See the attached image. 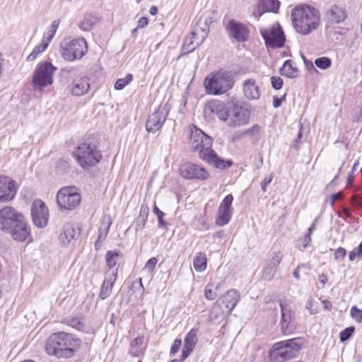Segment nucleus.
I'll return each instance as SVG.
<instances>
[{"mask_svg":"<svg viewBox=\"0 0 362 362\" xmlns=\"http://www.w3.org/2000/svg\"><path fill=\"white\" fill-rule=\"evenodd\" d=\"M213 139L200 129L192 130L189 144L193 151H199V158L216 168L226 169L231 166L230 160H224L211 149Z\"/></svg>","mask_w":362,"mask_h":362,"instance_id":"obj_1","label":"nucleus"},{"mask_svg":"<svg viewBox=\"0 0 362 362\" xmlns=\"http://www.w3.org/2000/svg\"><path fill=\"white\" fill-rule=\"evenodd\" d=\"M209 108L220 120L227 122L230 127L245 125L250 119V111L239 103H229L226 105L220 100L212 102Z\"/></svg>","mask_w":362,"mask_h":362,"instance_id":"obj_2","label":"nucleus"},{"mask_svg":"<svg viewBox=\"0 0 362 362\" xmlns=\"http://www.w3.org/2000/svg\"><path fill=\"white\" fill-rule=\"evenodd\" d=\"M81 341L73 334L64 332L52 334L45 346L46 352L58 358H71L81 346Z\"/></svg>","mask_w":362,"mask_h":362,"instance_id":"obj_3","label":"nucleus"},{"mask_svg":"<svg viewBox=\"0 0 362 362\" xmlns=\"http://www.w3.org/2000/svg\"><path fill=\"white\" fill-rule=\"evenodd\" d=\"M291 19L295 30L300 34L307 35L317 29L320 17L315 8L301 4L293 9Z\"/></svg>","mask_w":362,"mask_h":362,"instance_id":"obj_4","label":"nucleus"},{"mask_svg":"<svg viewBox=\"0 0 362 362\" xmlns=\"http://www.w3.org/2000/svg\"><path fill=\"white\" fill-rule=\"evenodd\" d=\"M78 164L83 169L95 166L101 160L102 154L94 144L82 143L74 152Z\"/></svg>","mask_w":362,"mask_h":362,"instance_id":"obj_5","label":"nucleus"},{"mask_svg":"<svg viewBox=\"0 0 362 362\" xmlns=\"http://www.w3.org/2000/svg\"><path fill=\"white\" fill-rule=\"evenodd\" d=\"M232 74L228 71H218L211 78H206L204 86L207 93L219 95L227 92L233 86Z\"/></svg>","mask_w":362,"mask_h":362,"instance_id":"obj_6","label":"nucleus"},{"mask_svg":"<svg viewBox=\"0 0 362 362\" xmlns=\"http://www.w3.org/2000/svg\"><path fill=\"white\" fill-rule=\"evenodd\" d=\"M88 51V45L83 37L65 40L60 45V53L64 59L73 62L81 59Z\"/></svg>","mask_w":362,"mask_h":362,"instance_id":"obj_7","label":"nucleus"},{"mask_svg":"<svg viewBox=\"0 0 362 362\" xmlns=\"http://www.w3.org/2000/svg\"><path fill=\"white\" fill-rule=\"evenodd\" d=\"M57 70L50 62L40 64L34 71L32 86L35 90H42L53 83V74Z\"/></svg>","mask_w":362,"mask_h":362,"instance_id":"obj_8","label":"nucleus"},{"mask_svg":"<svg viewBox=\"0 0 362 362\" xmlns=\"http://www.w3.org/2000/svg\"><path fill=\"white\" fill-rule=\"evenodd\" d=\"M56 199L60 209L72 211L79 205L81 196L76 187H66L58 191Z\"/></svg>","mask_w":362,"mask_h":362,"instance_id":"obj_9","label":"nucleus"},{"mask_svg":"<svg viewBox=\"0 0 362 362\" xmlns=\"http://www.w3.org/2000/svg\"><path fill=\"white\" fill-rule=\"evenodd\" d=\"M260 33L267 48L276 49L284 45L285 35L278 23L269 28L262 29Z\"/></svg>","mask_w":362,"mask_h":362,"instance_id":"obj_10","label":"nucleus"},{"mask_svg":"<svg viewBox=\"0 0 362 362\" xmlns=\"http://www.w3.org/2000/svg\"><path fill=\"white\" fill-rule=\"evenodd\" d=\"M182 177L186 180H206L209 177V173L202 165L192 162L182 163L179 168Z\"/></svg>","mask_w":362,"mask_h":362,"instance_id":"obj_11","label":"nucleus"},{"mask_svg":"<svg viewBox=\"0 0 362 362\" xmlns=\"http://www.w3.org/2000/svg\"><path fill=\"white\" fill-rule=\"evenodd\" d=\"M31 216L33 223L38 228H44L49 220V210L41 199H35L31 206Z\"/></svg>","mask_w":362,"mask_h":362,"instance_id":"obj_12","label":"nucleus"},{"mask_svg":"<svg viewBox=\"0 0 362 362\" xmlns=\"http://www.w3.org/2000/svg\"><path fill=\"white\" fill-rule=\"evenodd\" d=\"M23 218L24 216L13 207L6 206L0 210V227L7 231Z\"/></svg>","mask_w":362,"mask_h":362,"instance_id":"obj_13","label":"nucleus"},{"mask_svg":"<svg viewBox=\"0 0 362 362\" xmlns=\"http://www.w3.org/2000/svg\"><path fill=\"white\" fill-rule=\"evenodd\" d=\"M18 189V186L16 181L6 176H0V203L13 200Z\"/></svg>","mask_w":362,"mask_h":362,"instance_id":"obj_14","label":"nucleus"},{"mask_svg":"<svg viewBox=\"0 0 362 362\" xmlns=\"http://www.w3.org/2000/svg\"><path fill=\"white\" fill-rule=\"evenodd\" d=\"M168 116V111L164 107L159 106L158 109L148 116L146 123V129L148 132L156 133L163 127Z\"/></svg>","mask_w":362,"mask_h":362,"instance_id":"obj_15","label":"nucleus"},{"mask_svg":"<svg viewBox=\"0 0 362 362\" xmlns=\"http://www.w3.org/2000/svg\"><path fill=\"white\" fill-rule=\"evenodd\" d=\"M226 29L228 36L238 42H244L249 37V30L246 25L234 19L229 21Z\"/></svg>","mask_w":362,"mask_h":362,"instance_id":"obj_16","label":"nucleus"},{"mask_svg":"<svg viewBox=\"0 0 362 362\" xmlns=\"http://www.w3.org/2000/svg\"><path fill=\"white\" fill-rule=\"evenodd\" d=\"M212 22L211 13H204L200 16L193 29V35H197V45H202L205 40L209 32V26Z\"/></svg>","mask_w":362,"mask_h":362,"instance_id":"obj_17","label":"nucleus"},{"mask_svg":"<svg viewBox=\"0 0 362 362\" xmlns=\"http://www.w3.org/2000/svg\"><path fill=\"white\" fill-rule=\"evenodd\" d=\"M13 240L24 242L30 237V228L25 221V217L11 228L7 230Z\"/></svg>","mask_w":362,"mask_h":362,"instance_id":"obj_18","label":"nucleus"},{"mask_svg":"<svg viewBox=\"0 0 362 362\" xmlns=\"http://www.w3.org/2000/svg\"><path fill=\"white\" fill-rule=\"evenodd\" d=\"M291 351L282 341L276 343L270 354L271 359L274 362H284L293 357Z\"/></svg>","mask_w":362,"mask_h":362,"instance_id":"obj_19","label":"nucleus"},{"mask_svg":"<svg viewBox=\"0 0 362 362\" xmlns=\"http://www.w3.org/2000/svg\"><path fill=\"white\" fill-rule=\"evenodd\" d=\"M240 293L236 289H230L222 296L217 301L226 308V312L230 313L240 300Z\"/></svg>","mask_w":362,"mask_h":362,"instance_id":"obj_20","label":"nucleus"},{"mask_svg":"<svg viewBox=\"0 0 362 362\" xmlns=\"http://www.w3.org/2000/svg\"><path fill=\"white\" fill-rule=\"evenodd\" d=\"M280 1L279 0H260L257 7L253 12V16L259 18V17L265 12H272L276 13L280 7Z\"/></svg>","mask_w":362,"mask_h":362,"instance_id":"obj_21","label":"nucleus"},{"mask_svg":"<svg viewBox=\"0 0 362 362\" xmlns=\"http://www.w3.org/2000/svg\"><path fill=\"white\" fill-rule=\"evenodd\" d=\"M116 279L117 269H113L112 272H106L105 277L99 293V298L100 299L105 300L110 296Z\"/></svg>","mask_w":362,"mask_h":362,"instance_id":"obj_22","label":"nucleus"},{"mask_svg":"<svg viewBox=\"0 0 362 362\" xmlns=\"http://www.w3.org/2000/svg\"><path fill=\"white\" fill-rule=\"evenodd\" d=\"M197 342V331L191 329L185 336L182 351L181 361H185L194 350Z\"/></svg>","mask_w":362,"mask_h":362,"instance_id":"obj_23","label":"nucleus"},{"mask_svg":"<svg viewBox=\"0 0 362 362\" xmlns=\"http://www.w3.org/2000/svg\"><path fill=\"white\" fill-rule=\"evenodd\" d=\"M281 310V331L285 335L290 334L294 329L293 325L291 323V309L283 303L280 304Z\"/></svg>","mask_w":362,"mask_h":362,"instance_id":"obj_24","label":"nucleus"},{"mask_svg":"<svg viewBox=\"0 0 362 362\" xmlns=\"http://www.w3.org/2000/svg\"><path fill=\"white\" fill-rule=\"evenodd\" d=\"M326 16L330 22L340 23L346 18L347 14L344 8L337 5H332L327 10Z\"/></svg>","mask_w":362,"mask_h":362,"instance_id":"obj_25","label":"nucleus"},{"mask_svg":"<svg viewBox=\"0 0 362 362\" xmlns=\"http://www.w3.org/2000/svg\"><path fill=\"white\" fill-rule=\"evenodd\" d=\"M90 89V78L83 76L76 78L72 83L71 93L76 96H81L88 93Z\"/></svg>","mask_w":362,"mask_h":362,"instance_id":"obj_26","label":"nucleus"},{"mask_svg":"<svg viewBox=\"0 0 362 362\" xmlns=\"http://www.w3.org/2000/svg\"><path fill=\"white\" fill-rule=\"evenodd\" d=\"M112 225V218L110 215H105L103 216L100 221V228L98 229V238L97 241L95 242V246L96 248H98L101 243L105 240L108 233L110 228Z\"/></svg>","mask_w":362,"mask_h":362,"instance_id":"obj_27","label":"nucleus"},{"mask_svg":"<svg viewBox=\"0 0 362 362\" xmlns=\"http://www.w3.org/2000/svg\"><path fill=\"white\" fill-rule=\"evenodd\" d=\"M245 96L250 100H257L260 96L259 87L255 79H247L243 83Z\"/></svg>","mask_w":362,"mask_h":362,"instance_id":"obj_28","label":"nucleus"},{"mask_svg":"<svg viewBox=\"0 0 362 362\" xmlns=\"http://www.w3.org/2000/svg\"><path fill=\"white\" fill-rule=\"evenodd\" d=\"M230 312L226 311V308L221 305L218 301H216L209 313L210 320L214 323L219 324L226 317L227 315Z\"/></svg>","mask_w":362,"mask_h":362,"instance_id":"obj_29","label":"nucleus"},{"mask_svg":"<svg viewBox=\"0 0 362 362\" xmlns=\"http://www.w3.org/2000/svg\"><path fill=\"white\" fill-rule=\"evenodd\" d=\"M261 127L258 124H254L252 127L239 131L236 133L235 138L240 139L243 137L248 136L254 141H258L260 137Z\"/></svg>","mask_w":362,"mask_h":362,"instance_id":"obj_30","label":"nucleus"},{"mask_svg":"<svg viewBox=\"0 0 362 362\" xmlns=\"http://www.w3.org/2000/svg\"><path fill=\"white\" fill-rule=\"evenodd\" d=\"M76 234V230L71 224H66L62 233L59 235V240L64 245H67L70 243L71 240L74 239Z\"/></svg>","mask_w":362,"mask_h":362,"instance_id":"obj_31","label":"nucleus"},{"mask_svg":"<svg viewBox=\"0 0 362 362\" xmlns=\"http://www.w3.org/2000/svg\"><path fill=\"white\" fill-rule=\"evenodd\" d=\"M280 73L282 76L287 78H294L298 76V69L294 66L291 60H286L283 66L280 69Z\"/></svg>","mask_w":362,"mask_h":362,"instance_id":"obj_32","label":"nucleus"},{"mask_svg":"<svg viewBox=\"0 0 362 362\" xmlns=\"http://www.w3.org/2000/svg\"><path fill=\"white\" fill-rule=\"evenodd\" d=\"M100 21V18L95 15L86 14L83 21L80 23L79 27L84 31H88L91 30Z\"/></svg>","mask_w":362,"mask_h":362,"instance_id":"obj_33","label":"nucleus"},{"mask_svg":"<svg viewBox=\"0 0 362 362\" xmlns=\"http://www.w3.org/2000/svg\"><path fill=\"white\" fill-rule=\"evenodd\" d=\"M197 35H193V30L191 32L190 35L185 37V42L182 46V52L183 54H187L191 52H193L196 47H199L200 45H197Z\"/></svg>","mask_w":362,"mask_h":362,"instance_id":"obj_34","label":"nucleus"},{"mask_svg":"<svg viewBox=\"0 0 362 362\" xmlns=\"http://www.w3.org/2000/svg\"><path fill=\"white\" fill-rule=\"evenodd\" d=\"M232 216V209L220 207L218 208V216L216 218V223L218 226L227 224Z\"/></svg>","mask_w":362,"mask_h":362,"instance_id":"obj_35","label":"nucleus"},{"mask_svg":"<svg viewBox=\"0 0 362 362\" xmlns=\"http://www.w3.org/2000/svg\"><path fill=\"white\" fill-rule=\"evenodd\" d=\"M119 253L115 251H107L105 254V259L108 270L107 272H112L113 269H117L118 272V267H117V258Z\"/></svg>","mask_w":362,"mask_h":362,"instance_id":"obj_36","label":"nucleus"},{"mask_svg":"<svg viewBox=\"0 0 362 362\" xmlns=\"http://www.w3.org/2000/svg\"><path fill=\"white\" fill-rule=\"evenodd\" d=\"M206 257L203 252H199L194 258L193 265L197 272H203L206 267Z\"/></svg>","mask_w":362,"mask_h":362,"instance_id":"obj_37","label":"nucleus"},{"mask_svg":"<svg viewBox=\"0 0 362 362\" xmlns=\"http://www.w3.org/2000/svg\"><path fill=\"white\" fill-rule=\"evenodd\" d=\"M49 43L43 39L42 43L35 47L33 52L28 56L27 60L30 62L35 60L37 55L44 52L48 47Z\"/></svg>","mask_w":362,"mask_h":362,"instance_id":"obj_38","label":"nucleus"},{"mask_svg":"<svg viewBox=\"0 0 362 362\" xmlns=\"http://www.w3.org/2000/svg\"><path fill=\"white\" fill-rule=\"evenodd\" d=\"M157 262L158 260L156 257H151L149 259L142 269V274L146 275L147 277H152L153 272Z\"/></svg>","mask_w":362,"mask_h":362,"instance_id":"obj_39","label":"nucleus"},{"mask_svg":"<svg viewBox=\"0 0 362 362\" xmlns=\"http://www.w3.org/2000/svg\"><path fill=\"white\" fill-rule=\"evenodd\" d=\"M218 285L209 284L205 288V297L209 300H214L218 296Z\"/></svg>","mask_w":362,"mask_h":362,"instance_id":"obj_40","label":"nucleus"},{"mask_svg":"<svg viewBox=\"0 0 362 362\" xmlns=\"http://www.w3.org/2000/svg\"><path fill=\"white\" fill-rule=\"evenodd\" d=\"M66 322L68 325L79 331L83 330L85 326L83 320L78 317H69Z\"/></svg>","mask_w":362,"mask_h":362,"instance_id":"obj_41","label":"nucleus"},{"mask_svg":"<svg viewBox=\"0 0 362 362\" xmlns=\"http://www.w3.org/2000/svg\"><path fill=\"white\" fill-rule=\"evenodd\" d=\"M281 257L280 252L274 253L269 262L267 264V267L265 268V271L271 270V272L281 263Z\"/></svg>","mask_w":362,"mask_h":362,"instance_id":"obj_42","label":"nucleus"},{"mask_svg":"<svg viewBox=\"0 0 362 362\" xmlns=\"http://www.w3.org/2000/svg\"><path fill=\"white\" fill-rule=\"evenodd\" d=\"M315 64L320 69L325 70L332 65V60L327 57H318L315 60Z\"/></svg>","mask_w":362,"mask_h":362,"instance_id":"obj_43","label":"nucleus"},{"mask_svg":"<svg viewBox=\"0 0 362 362\" xmlns=\"http://www.w3.org/2000/svg\"><path fill=\"white\" fill-rule=\"evenodd\" d=\"M59 23H60L59 20H54L52 23L51 27L47 31V35L44 37V39L46 38V40H45L46 42H47L48 43H49L51 42V40H52V38L54 37L56 32L59 28Z\"/></svg>","mask_w":362,"mask_h":362,"instance_id":"obj_44","label":"nucleus"},{"mask_svg":"<svg viewBox=\"0 0 362 362\" xmlns=\"http://www.w3.org/2000/svg\"><path fill=\"white\" fill-rule=\"evenodd\" d=\"M298 339L294 338L288 340L282 341L284 344L288 346L289 351H291V353L293 356L297 351H298L300 348V344L298 343Z\"/></svg>","mask_w":362,"mask_h":362,"instance_id":"obj_45","label":"nucleus"},{"mask_svg":"<svg viewBox=\"0 0 362 362\" xmlns=\"http://www.w3.org/2000/svg\"><path fill=\"white\" fill-rule=\"evenodd\" d=\"M133 80L132 74H128L124 78H119L115 84V88L117 90H122L127 85H128Z\"/></svg>","mask_w":362,"mask_h":362,"instance_id":"obj_46","label":"nucleus"},{"mask_svg":"<svg viewBox=\"0 0 362 362\" xmlns=\"http://www.w3.org/2000/svg\"><path fill=\"white\" fill-rule=\"evenodd\" d=\"M354 331V327H349L342 330L339 334L340 341L342 342L347 341L352 336Z\"/></svg>","mask_w":362,"mask_h":362,"instance_id":"obj_47","label":"nucleus"},{"mask_svg":"<svg viewBox=\"0 0 362 362\" xmlns=\"http://www.w3.org/2000/svg\"><path fill=\"white\" fill-rule=\"evenodd\" d=\"M362 256V242L360 245L354 248L349 255V259L351 262H353L356 257H360Z\"/></svg>","mask_w":362,"mask_h":362,"instance_id":"obj_48","label":"nucleus"},{"mask_svg":"<svg viewBox=\"0 0 362 362\" xmlns=\"http://www.w3.org/2000/svg\"><path fill=\"white\" fill-rule=\"evenodd\" d=\"M153 211L154 214H156L158 221V226L160 227L163 226L165 225V221L163 220L164 213L160 211L158 207L156 205H154Z\"/></svg>","mask_w":362,"mask_h":362,"instance_id":"obj_49","label":"nucleus"},{"mask_svg":"<svg viewBox=\"0 0 362 362\" xmlns=\"http://www.w3.org/2000/svg\"><path fill=\"white\" fill-rule=\"evenodd\" d=\"M351 315L358 322H362V310L357 308L356 306L353 307L351 310Z\"/></svg>","mask_w":362,"mask_h":362,"instance_id":"obj_50","label":"nucleus"},{"mask_svg":"<svg viewBox=\"0 0 362 362\" xmlns=\"http://www.w3.org/2000/svg\"><path fill=\"white\" fill-rule=\"evenodd\" d=\"M271 83L273 88L279 90L283 86V79L279 76H272L271 78Z\"/></svg>","mask_w":362,"mask_h":362,"instance_id":"obj_51","label":"nucleus"},{"mask_svg":"<svg viewBox=\"0 0 362 362\" xmlns=\"http://www.w3.org/2000/svg\"><path fill=\"white\" fill-rule=\"evenodd\" d=\"M233 200V197L231 194L227 195L220 204V207L232 209L231 204Z\"/></svg>","mask_w":362,"mask_h":362,"instance_id":"obj_52","label":"nucleus"},{"mask_svg":"<svg viewBox=\"0 0 362 362\" xmlns=\"http://www.w3.org/2000/svg\"><path fill=\"white\" fill-rule=\"evenodd\" d=\"M182 344V340L180 339H176L173 341L171 349H170V355H175L178 352L180 349Z\"/></svg>","mask_w":362,"mask_h":362,"instance_id":"obj_53","label":"nucleus"},{"mask_svg":"<svg viewBox=\"0 0 362 362\" xmlns=\"http://www.w3.org/2000/svg\"><path fill=\"white\" fill-rule=\"evenodd\" d=\"M346 254V250L343 247H339L334 252V259L336 260H341Z\"/></svg>","mask_w":362,"mask_h":362,"instance_id":"obj_54","label":"nucleus"},{"mask_svg":"<svg viewBox=\"0 0 362 362\" xmlns=\"http://www.w3.org/2000/svg\"><path fill=\"white\" fill-rule=\"evenodd\" d=\"M351 202L355 206H362V198L357 194H354L351 197Z\"/></svg>","mask_w":362,"mask_h":362,"instance_id":"obj_55","label":"nucleus"},{"mask_svg":"<svg viewBox=\"0 0 362 362\" xmlns=\"http://www.w3.org/2000/svg\"><path fill=\"white\" fill-rule=\"evenodd\" d=\"M148 214V208L146 205H141L139 217L142 218V221L147 219Z\"/></svg>","mask_w":362,"mask_h":362,"instance_id":"obj_56","label":"nucleus"},{"mask_svg":"<svg viewBox=\"0 0 362 362\" xmlns=\"http://www.w3.org/2000/svg\"><path fill=\"white\" fill-rule=\"evenodd\" d=\"M144 342V338L142 337H138L135 338L132 342L131 346L132 347H141Z\"/></svg>","mask_w":362,"mask_h":362,"instance_id":"obj_57","label":"nucleus"},{"mask_svg":"<svg viewBox=\"0 0 362 362\" xmlns=\"http://www.w3.org/2000/svg\"><path fill=\"white\" fill-rule=\"evenodd\" d=\"M146 221H147V219H145V220L144 221V222H143V221H142V218H141V217H139H139L136 218V230L137 231V230H140V229H141H141H143V228H144V226H145L146 223Z\"/></svg>","mask_w":362,"mask_h":362,"instance_id":"obj_58","label":"nucleus"},{"mask_svg":"<svg viewBox=\"0 0 362 362\" xmlns=\"http://www.w3.org/2000/svg\"><path fill=\"white\" fill-rule=\"evenodd\" d=\"M343 197V193L342 192H338V193H336V194H333L331 195V197H330V202H331V204H334V203L341 199V197Z\"/></svg>","mask_w":362,"mask_h":362,"instance_id":"obj_59","label":"nucleus"},{"mask_svg":"<svg viewBox=\"0 0 362 362\" xmlns=\"http://www.w3.org/2000/svg\"><path fill=\"white\" fill-rule=\"evenodd\" d=\"M148 21L146 17H141L138 21V28H143L148 25Z\"/></svg>","mask_w":362,"mask_h":362,"instance_id":"obj_60","label":"nucleus"},{"mask_svg":"<svg viewBox=\"0 0 362 362\" xmlns=\"http://www.w3.org/2000/svg\"><path fill=\"white\" fill-rule=\"evenodd\" d=\"M305 267V264H300V265H298L297 267V268L295 269V271L293 272V276L297 279H299L300 278V274H299V271L301 268H304Z\"/></svg>","mask_w":362,"mask_h":362,"instance_id":"obj_61","label":"nucleus"},{"mask_svg":"<svg viewBox=\"0 0 362 362\" xmlns=\"http://www.w3.org/2000/svg\"><path fill=\"white\" fill-rule=\"evenodd\" d=\"M281 103H282V98H279L277 97L274 98V101H273L274 107L277 108V107H280V105H281Z\"/></svg>","mask_w":362,"mask_h":362,"instance_id":"obj_62","label":"nucleus"},{"mask_svg":"<svg viewBox=\"0 0 362 362\" xmlns=\"http://www.w3.org/2000/svg\"><path fill=\"white\" fill-rule=\"evenodd\" d=\"M311 242L310 234L308 233L303 239V249H305Z\"/></svg>","mask_w":362,"mask_h":362,"instance_id":"obj_63","label":"nucleus"},{"mask_svg":"<svg viewBox=\"0 0 362 362\" xmlns=\"http://www.w3.org/2000/svg\"><path fill=\"white\" fill-rule=\"evenodd\" d=\"M318 280L324 286L326 284V282L327 281V277L326 276L325 274H322L319 275Z\"/></svg>","mask_w":362,"mask_h":362,"instance_id":"obj_64","label":"nucleus"}]
</instances>
